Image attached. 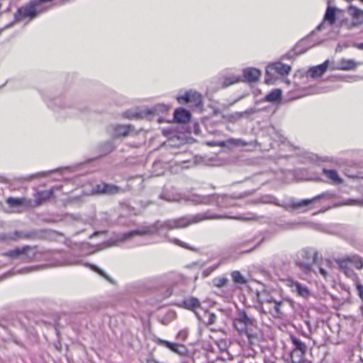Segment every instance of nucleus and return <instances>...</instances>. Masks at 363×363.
Here are the masks:
<instances>
[{"instance_id": "49530a36", "label": "nucleus", "mask_w": 363, "mask_h": 363, "mask_svg": "<svg viewBox=\"0 0 363 363\" xmlns=\"http://www.w3.org/2000/svg\"><path fill=\"white\" fill-rule=\"evenodd\" d=\"M108 152H111L114 149V147L112 144H108Z\"/></svg>"}, {"instance_id": "ea45409f", "label": "nucleus", "mask_w": 363, "mask_h": 363, "mask_svg": "<svg viewBox=\"0 0 363 363\" xmlns=\"http://www.w3.org/2000/svg\"><path fill=\"white\" fill-rule=\"evenodd\" d=\"M187 331L186 330H182L179 331L177 334V338L184 340L187 337Z\"/></svg>"}, {"instance_id": "c85d7f7f", "label": "nucleus", "mask_w": 363, "mask_h": 363, "mask_svg": "<svg viewBox=\"0 0 363 363\" xmlns=\"http://www.w3.org/2000/svg\"><path fill=\"white\" fill-rule=\"evenodd\" d=\"M291 341L294 345L293 350L306 352V346L305 345V344L303 342H302L301 340H299L298 339H297L295 337H291Z\"/></svg>"}, {"instance_id": "5701e85b", "label": "nucleus", "mask_w": 363, "mask_h": 363, "mask_svg": "<svg viewBox=\"0 0 363 363\" xmlns=\"http://www.w3.org/2000/svg\"><path fill=\"white\" fill-rule=\"evenodd\" d=\"M7 203L11 207H18L21 206H26L28 204V201L23 198L10 197L7 199Z\"/></svg>"}, {"instance_id": "09e8293b", "label": "nucleus", "mask_w": 363, "mask_h": 363, "mask_svg": "<svg viewBox=\"0 0 363 363\" xmlns=\"http://www.w3.org/2000/svg\"><path fill=\"white\" fill-rule=\"evenodd\" d=\"M67 264L66 263H63V262H60V263H57V264H54L55 266H62V265H65Z\"/></svg>"}, {"instance_id": "a211bd4d", "label": "nucleus", "mask_w": 363, "mask_h": 363, "mask_svg": "<svg viewBox=\"0 0 363 363\" xmlns=\"http://www.w3.org/2000/svg\"><path fill=\"white\" fill-rule=\"evenodd\" d=\"M254 113L255 111L253 109H249L242 112H235L229 115L228 116V119L231 123H236L242 118H248Z\"/></svg>"}, {"instance_id": "9b49d317", "label": "nucleus", "mask_w": 363, "mask_h": 363, "mask_svg": "<svg viewBox=\"0 0 363 363\" xmlns=\"http://www.w3.org/2000/svg\"><path fill=\"white\" fill-rule=\"evenodd\" d=\"M348 13L354 20V21L352 23L351 27H354L357 26L358 25L363 24V10L351 5L348 8Z\"/></svg>"}, {"instance_id": "0eeeda50", "label": "nucleus", "mask_w": 363, "mask_h": 363, "mask_svg": "<svg viewBox=\"0 0 363 363\" xmlns=\"http://www.w3.org/2000/svg\"><path fill=\"white\" fill-rule=\"evenodd\" d=\"M177 99L179 103H189L195 107L199 106L202 101L201 95L192 91H187L184 95L178 96Z\"/></svg>"}, {"instance_id": "2eb2a0df", "label": "nucleus", "mask_w": 363, "mask_h": 363, "mask_svg": "<svg viewBox=\"0 0 363 363\" xmlns=\"http://www.w3.org/2000/svg\"><path fill=\"white\" fill-rule=\"evenodd\" d=\"M329 61L326 60L323 64L311 67L308 70L310 76L313 78L321 77L328 67Z\"/></svg>"}, {"instance_id": "a18cd8bd", "label": "nucleus", "mask_w": 363, "mask_h": 363, "mask_svg": "<svg viewBox=\"0 0 363 363\" xmlns=\"http://www.w3.org/2000/svg\"><path fill=\"white\" fill-rule=\"evenodd\" d=\"M359 50H363V43H357L354 45Z\"/></svg>"}, {"instance_id": "b1692460", "label": "nucleus", "mask_w": 363, "mask_h": 363, "mask_svg": "<svg viewBox=\"0 0 363 363\" xmlns=\"http://www.w3.org/2000/svg\"><path fill=\"white\" fill-rule=\"evenodd\" d=\"M306 352L301 350H292L291 352V360L292 363H302Z\"/></svg>"}, {"instance_id": "1a4fd4ad", "label": "nucleus", "mask_w": 363, "mask_h": 363, "mask_svg": "<svg viewBox=\"0 0 363 363\" xmlns=\"http://www.w3.org/2000/svg\"><path fill=\"white\" fill-rule=\"evenodd\" d=\"M290 71L291 67L281 62H275L266 67V73L267 75H272L274 74V72H276L280 75L284 76L287 75Z\"/></svg>"}, {"instance_id": "9d476101", "label": "nucleus", "mask_w": 363, "mask_h": 363, "mask_svg": "<svg viewBox=\"0 0 363 363\" xmlns=\"http://www.w3.org/2000/svg\"><path fill=\"white\" fill-rule=\"evenodd\" d=\"M358 65L359 63L354 60L342 58L336 65H333L331 69L333 70L350 71L354 70Z\"/></svg>"}, {"instance_id": "20e7f679", "label": "nucleus", "mask_w": 363, "mask_h": 363, "mask_svg": "<svg viewBox=\"0 0 363 363\" xmlns=\"http://www.w3.org/2000/svg\"><path fill=\"white\" fill-rule=\"evenodd\" d=\"M38 4L32 1L28 4L20 8L15 14V19L16 21H22L27 18H34L39 13H42V11L38 9Z\"/></svg>"}, {"instance_id": "37998d69", "label": "nucleus", "mask_w": 363, "mask_h": 363, "mask_svg": "<svg viewBox=\"0 0 363 363\" xmlns=\"http://www.w3.org/2000/svg\"><path fill=\"white\" fill-rule=\"evenodd\" d=\"M319 271H320V273L324 277H327V276L328 275V272H327L326 269L322 268V267H320L319 268Z\"/></svg>"}, {"instance_id": "c9c22d12", "label": "nucleus", "mask_w": 363, "mask_h": 363, "mask_svg": "<svg viewBox=\"0 0 363 363\" xmlns=\"http://www.w3.org/2000/svg\"><path fill=\"white\" fill-rule=\"evenodd\" d=\"M355 285L359 296L363 300V286L358 281H356Z\"/></svg>"}, {"instance_id": "79ce46f5", "label": "nucleus", "mask_w": 363, "mask_h": 363, "mask_svg": "<svg viewBox=\"0 0 363 363\" xmlns=\"http://www.w3.org/2000/svg\"><path fill=\"white\" fill-rule=\"evenodd\" d=\"M170 241L176 245H180V246H182L184 247H187V246L186 245H184L182 241L177 240V239H172V240H170Z\"/></svg>"}, {"instance_id": "473e14b6", "label": "nucleus", "mask_w": 363, "mask_h": 363, "mask_svg": "<svg viewBox=\"0 0 363 363\" xmlns=\"http://www.w3.org/2000/svg\"><path fill=\"white\" fill-rule=\"evenodd\" d=\"M228 281L225 277H216L213 280V284L218 288H222L226 285Z\"/></svg>"}, {"instance_id": "c756f323", "label": "nucleus", "mask_w": 363, "mask_h": 363, "mask_svg": "<svg viewBox=\"0 0 363 363\" xmlns=\"http://www.w3.org/2000/svg\"><path fill=\"white\" fill-rule=\"evenodd\" d=\"M351 262V264L352 267H354L357 269H361L363 267V261L361 257L358 256H353L352 257H349Z\"/></svg>"}, {"instance_id": "603ef678", "label": "nucleus", "mask_w": 363, "mask_h": 363, "mask_svg": "<svg viewBox=\"0 0 363 363\" xmlns=\"http://www.w3.org/2000/svg\"><path fill=\"white\" fill-rule=\"evenodd\" d=\"M363 3V0H360Z\"/></svg>"}, {"instance_id": "dca6fc26", "label": "nucleus", "mask_w": 363, "mask_h": 363, "mask_svg": "<svg viewBox=\"0 0 363 363\" xmlns=\"http://www.w3.org/2000/svg\"><path fill=\"white\" fill-rule=\"evenodd\" d=\"M217 144L219 147H226L230 149L236 146H246L248 143L242 139L230 138L225 141H219Z\"/></svg>"}, {"instance_id": "6e6552de", "label": "nucleus", "mask_w": 363, "mask_h": 363, "mask_svg": "<svg viewBox=\"0 0 363 363\" xmlns=\"http://www.w3.org/2000/svg\"><path fill=\"white\" fill-rule=\"evenodd\" d=\"M334 198V194L330 192H325L323 193L320 195H318L317 196H315L314 198L311 199H304L298 201H294L292 202L291 204V208H298L303 206H306L307 205L313 203L314 202L321 199H325L328 200H330Z\"/></svg>"}, {"instance_id": "7c9ffc66", "label": "nucleus", "mask_w": 363, "mask_h": 363, "mask_svg": "<svg viewBox=\"0 0 363 363\" xmlns=\"http://www.w3.org/2000/svg\"><path fill=\"white\" fill-rule=\"evenodd\" d=\"M29 249V247H23L22 248H16L13 250H10L6 253V255L10 257H18L21 255H23L27 250Z\"/></svg>"}, {"instance_id": "4c0bfd02", "label": "nucleus", "mask_w": 363, "mask_h": 363, "mask_svg": "<svg viewBox=\"0 0 363 363\" xmlns=\"http://www.w3.org/2000/svg\"><path fill=\"white\" fill-rule=\"evenodd\" d=\"M90 267L94 270L95 272H98L100 275H101L102 277H104V278H106V279L109 280L108 276L102 271L100 269H99L97 267L94 266V265H90Z\"/></svg>"}, {"instance_id": "bb28decb", "label": "nucleus", "mask_w": 363, "mask_h": 363, "mask_svg": "<svg viewBox=\"0 0 363 363\" xmlns=\"http://www.w3.org/2000/svg\"><path fill=\"white\" fill-rule=\"evenodd\" d=\"M281 91L280 89H275L267 95L265 99L269 102H276L281 99Z\"/></svg>"}, {"instance_id": "e433bc0d", "label": "nucleus", "mask_w": 363, "mask_h": 363, "mask_svg": "<svg viewBox=\"0 0 363 363\" xmlns=\"http://www.w3.org/2000/svg\"><path fill=\"white\" fill-rule=\"evenodd\" d=\"M206 315L208 316L207 324L210 325L215 323L216 316L214 313H208Z\"/></svg>"}, {"instance_id": "f03ea898", "label": "nucleus", "mask_w": 363, "mask_h": 363, "mask_svg": "<svg viewBox=\"0 0 363 363\" xmlns=\"http://www.w3.org/2000/svg\"><path fill=\"white\" fill-rule=\"evenodd\" d=\"M257 309L260 313H269L275 318L282 316L281 307L284 304L282 299H277L272 294L265 291L257 294Z\"/></svg>"}, {"instance_id": "4468645a", "label": "nucleus", "mask_w": 363, "mask_h": 363, "mask_svg": "<svg viewBox=\"0 0 363 363\" xmlns=\"http://www.w3.org/2000/svg\"><path fill=\"white\" fill-rule=\"evenodd\" d=\"M340 269L347 276L353 277L354 272L349 257L342 258L337 261Z\"/></svg>"}, {"instance_id": "8fccbe9b", "label": "nucleus", "mask_w": 363, "mask_h": 363, "mask_svg": "<svg viewBox=\"0 0 363 363\" xmlns=\"http://www.w3.org/2000/svg\"><path fill=\"white\" fill-rule=\"evenodd\" d=\"M147 363H159V362H156V361H155V360H152V359H150V360H148V361H147Z\"/></svg>"}, {"instance_id": "a19ab883", "label": "nucleus", "mask_w": 363, "mask_h": 363, "mask_svg": "<svg viewBox=\"0 0 363 363\" xmlns=\"http://www.w3.org/2000/svg\"><path fill=\"white\" fill-rule=\"evenodd\" d=\"M344 204L345 205H360L361 201L356 200H348Z\"/></svg>"}, {"instance_id": "7ed1b4c3", "label": "nucleus", "mask_w": 363, "mask_h": 363, "mask_svg": "<svg viewBox=\"0 0 363 363\" xmlns=\"http://www.w3.org/2000/svg\"><path fill=\"white\" fill-rule=\"evenodd\" d=\"M255 324V320L249 317L244 311H239L237 317L233 320V325L236 330L240 334L246 335L249 341L256 337V334L252 333L251 329Z\"/></svg>"}, {"instance_id": "39448f33", "label": "nucleus", "mask_w": 363, "mask_h": 363, "mask_svg": "<svg viewBox=\"0 0 363 363\" xmlns=\"http://www.w3.org/2000/svg\"><path fill=\"white\" fill-rule=\"evenodd\" d=\"M286 286L290 289L291 291L297 296L303 298H309L312 293L305 284H303L293 279H288L286 281Z\"/></svg>"}, {"instance_id": "393cba45", "label": "nucleus", "mask_w": 363, "mask_h": 363, "mask_svg": "<svg viewBox=\"0 0 363 363\" xmlns=\"http://www.w3.org/2000/svg\"><path fill=\"white\" fill-rule=\"evenodd\" d=\"M183 306L187 309L193 310L198 308L200 306V303L197 298L191 297L183 301Z\"/></svg>"}, {"instance_id": "f8f14e48", "label": "nucleus", "mask_w": 363, "mask_h": 363, "mask_svg": "<svg viewBox=\"0 0 363 363\" xmlns=\"http://www.w3.org/2000/svg\"><path fill=\"white\" fill-rule=\"evenodd\" d=\"M243 77L247 82H255L258 81L261 72L256 68L248 67L245 68L242 71Z\"/></svg>"}, {"instance_id": "ddd939ff", "label": "nucleus", "mask_w": 363, "mask_h": 363, "mask_svg": "<svg viewBox=\"0 0 363 363\" xmlns=\"http://www.w3.org/2000/svg\"><path fill=\"white\" fill-rule=\"evenodd\" d=\"M94 191L99 194H115L119 191V188L114 185H110L105 183L98 184Z\"/></svg>"}, {"instance_id": "72a5a7b5", "label": "nucleus", "mask_w": 363, "mask_h": 363, "mask_svg": "<svg viewBox=\"0 0 363 363\" xmlns=\"http://www.w3.org/2000/svg\"><path fill=\"white\" fill-rule=\"evenodd\" d=\"M314 262L305 261V262H299L298 264L299 267L305 272H309L311 269V266Z\"/></svg>"}, {"instance_id": "412c9836", "label": "nucleus", "mask_w": 363, "mask_h": 363, "mask_svg": "<svg viewBox=\"0 0 363 363\" xmlns=\"http://www.w3.org/2000/svg\"><path fill=\"white\" fill-rule=\"evenodd\" d=\"M155 342L157 344L160 345H162V346H164V347H167L171 351H172V352H175L177 354H182V352L180 351V350H179L181 346L179 345L178 344L172 343L170 342L162 340L160 338H155Z\"/></svg>"}, {"instance_id": "423d86ee", "label": "nucleus", "mask_w": 363, "mask_h": 363, "mask_svg": "<svg viewBox=\"0 0 363 363\" xmlns=\"http://www.w3.org/2000/svg\"><path fill=\"white\" fill-rule=\"evenodd\" d=\"M134 128L131 125L112 124L108 126V133L113 138H124L134 132Z\"/></svg>"}, {"instance_id": "f3484780", "label": "nucleus", "mask_w": 363, "mask_h": 363, "mask_svg": "<svg viewBox=\"0 0 363 363\" xmlns=\"http://www.w3.org/2000/svg\"><path fill=\"white\" fill-rule=\"evenodd\" d=\"M174 120L178 123H185L190 121L191 114L189 111L179 108L174 111Z\"/></svg>"}, {"instance_id": "6ab92c4d", "label": "nucleus", "mask_w": 363, "mask_h": 363, "mask_svg": "<svg viewBox=\"0 0 363 363\" xmlns=\"http://www.w3.org/2000/svg\"><path fill=\"white\" fill-rule=\"evenodd\" d=\"M335 19H336L335 9L334 8H332L330 6L328 7L325 14V16H324L323 23H321L320 25H319L317 27V29L318 30H320L322 28V27L323 26V23L326 21L330 23V25L334 24L335 22Z\"/></svg>"}, {"instance_id": "de8ad7c7", "label": "nucleus", "mask_w": 363, "mask_h": 363, "mask_svg": "<svg viewBox=\"0 0 363 363\" xmlns=\"http://www.w3.org/2000/svg\"><path fill=\"white\" fill-rule=\"evenodd\" d=\"M233 218L235 219H240V220H248L249 218H243V217H233Z\"/></svg>"}, {"instance_id": "a878e982", "label": "nucleus", "mask_w": 363, "mask_h": 363, "mask_svg": "<svg viewBox=\"0 0 363 363\" xmlns=\"http://www.w3.org/2000/svg\"><path fill=\"white\" fill-rule=\"evenodd\" d=\"M300 254L303 258H305L306 261L315 262L316 259L317 253L313 250H303L300 252Z\"/></svg>"}, {"instance_id": "4be33fe9", "label": "nucleus", "mask_w": 363, "mask_h": 363, "mask_svg": "<svg viewBox=\"0 0 363 363\" xmlns=\"http://www.w3.org/2000/svg\"><path fill=\"white\" fill-rule=\"evenodd\" d=\"M53 195L52 190H45L42 191H38L36 194V203L37 205H40L44 202L50 200Z\"/></svg>"}, {"instance_id": "f257e3e1", "label": "nucleus", "mask_w": 363, "mask_h": 363, "mask_svg": "<svg viewBox=\"0 0 363 363\" xmlns=\"http://www.w3.org/2000/svg\"><path fill=\"white\" fill-rule=\"evenodd\" d=\"M220 218V216H218L216 215H211L208 213H204L194 216L182 217L175 220H169L162 223L157 222L152 226L145 227L141 230H135L125 233L121 235V238H119V240L121 241H125L135 235L153 234L162 228L173 229L186 228L191 224L197 223L206 219H215Z\"/></svg>"}, {"instance_id": "cd10ccee", "label": "nucleus", "mask_w": 363, "mask_h": 363, "mask_svg": "<svg viewBox=\"0 0 363 363\" xmlns=\"http://www.w3.org/2000/svg\"><path fill=\"white\" fill-rule=\"evenodd\" d=\"M240 81H241V77L240 76L233 75V76L227 77L223 80V86L224 87H227L232 84H236Z\"/></svg>"}, {"instance_id": "c03bdc74", "label": "nucleus", "mask_w": 363, "mask_h": 363, "mask_svg": "<svg viewBox=\"0 0 363 363\" xmlns=\"http://www.w3.org/2000/svg\"><path fill=\"white\" fill-rule=\"evenodd\" d=\"M219 141H209V142H207L206 144L210 146V147H213V146H218V143Z\"/></svg>"}, {"instance_id": "3c124183", "label": "nucleus", "mask_w": 363, "mask_h": 363, "mask_svg": "<svg viewBox=\"0 0 363 363\" xmlns=\"http://www.w3.org/2000/svg\"><path fill=\"white\" fill-rule=\"evenodd\" d=\"M305 323L307 324V325L310 328V323L308 320H306Z\"/></svg>"}, {"instance_id": "aec40b11", "label": "nucleus", "mask_w": 363, "mask_h": 363, "mask_svg": "<svg viewBox=\"0 0 363 363\" xmlns=\"http://www.w3.org/2000/svg\"><path fill=\"white\" fill-rule=\"evenodd\" d=\"M323 174L334 184H340L343 182L335 170L323 169Z\"/></svg>"}, {"instance_id": "58836bf2", "label": "nucleus", "mask_w": 363, "mask_h": 363, "mask_svg": "<svg viewBox=\"0 0 363 363\" xmlns=\"http://www.w3.org/2000/svg\"><path fill=\"white\" fill-rule=\"evenodd\" d=\"M168 110V107L164 104H158L155 107V111L164 112Z\"/></svg>"}, {"instance_id": "2f4dec72", "label": "nucleus", "mask_w": 363, "mask_h": 363, "mask_svg": "<svg viewBox=\"0 0 363 363\" xmlns=\"http://www.w3.org/2000/svg\"><path fill=\"white\" fill-rule=\"evenodd\" d=\"M231 276H232L233 281L235 283L242 284H245L247 282L245 279L242 277V275L241 274V273L239 271H233L231 273Z\"/></svg>"}, {"instance_id": "f704fd0d", "label": "nucleus", "mask_w": 363, "mask_h": 363, "mask_svg": "<svg viewBox=\"0 0 363 363\" xmlns=\"http://www.w3.org/2000/svg\"><path fill=\"white\" fill-rule=\"evenodd\" d=\"M122 116L128 119H133L139 118L140 114L138 113H134L132 111H126L122 113Z\"/></svg>"}]
</instances>
